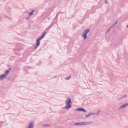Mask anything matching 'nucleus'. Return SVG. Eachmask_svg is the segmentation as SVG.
<instances>
[{
    "label": "nucleus",
    "mask_w": 128,
    "mask_h": 128,
    "mask_svg": "<svg viewBox=\"0 0 128 128\" xmlns=\"http://www.w3.org/2000/svg\"><path fill=\"white\" fill-rule=\"evenodd\" d=\"M90 30L87 29L84 30L83 32L82 36L84 40H86L87 38V34L90 32Z\"/></svg>",
    "instance_id": "nucleus-1"
},
{
    "label": "nucleus",
    "mask_w": 128,
    "mask_h": 128,
    "mask_svg": "<svg viewBox=\"0 0 128 128\" xmlns=\"http://www.w3.org/2000/svg\"><path fill=\"white\" fill-rule=\"evenodd\" d=\"M66 105L65 107V109H68L71 107V99L69 98H68L66 101Z\"/></svg>",
    "instance_id": "nucleus-2"
},
{
    "label": "nucleus",
    "mask_w": 128,
    "mask_h": 128,
    "mask_svg": "<svg viewBox=\"0 0 128 128\" xmlns=\"http://www.w3.org/2000/svg\"><path fill=\"white\" fill-rule=\"evenodd\" d=\"M75 110L76 111H82L84 112H86V110H85L84 109V108H76V109Z\"/></svg>",
    "instance_id": "nucleus-3"
},
{
    "label": "nucleus",
    "mask_w": 128,
    "mask_h": 128,
    "mask_svg": "<svg viewBox=\"0 0 128 128\" xmlns=\"http://www.w3.org/2000/svg\"><path fill=\"white\" fill-rule=\"evenodd\" d=\"M128 106V103H127L121 105L119 108V109H122L123 108L126 107Z\"/></svg>",
    "instance_id": "nucleus-4"
},
{
    "label": "nucleus",
    "mask_w": 128,
    "mask_h": 128,
    "mask_svg": "<svg viewBox=\"0 0 128 128\" xmlns=\"http://www.w3.org/2000/svg\"><path fill=\"white\" fill-rule=\"evenodd\" d=\"M40 40L38 39L36 41V44L34 46V48H37L40 45Z\"/></svg>",
    "instance_id": "nucleus-5"
},
{
    "label": "nucleus",
    "mask_w": 128,
    "mask_h": 128,
    "mask_svg": "<svg viewBox=\"0 0 128 128\" xmlns=\"http://www.w3.org/2000/svg\"><path fill=\"white\" fill-rule=\"evenodd\" d=\"M90 122H80V125H86L89 124Z\"/></svg>",
    "instance_id": "nucleus-6"
},
{
    "label": "nucleus",
    "mask_w": 128,
    "mask_h": 128,
    "mask_svg": "<svg viewBox=\"0 0 128 128\" xmlns=\"http://www.w3.org/2000/svg\"><path fill=\"white\" fill-rule=\"evenodd\" d=\"M6 75L4 74H2L0 76V80H2L6 77Z\"/></svg>",
    "instance_id": "nucleus-7"
},
{
    "label": "nucleus",
    "mask_w": 128,
    "mask_h": 128,
    "mask_svg": "<svg viewBox=\"0 0 128 128\" xmlns=\"http://www.w3.org/2000/svg\"><path fill=\"white\" fill-rule=\"evenodd\" d=\"M33 123L32 122H30L28 124L27 128H33Z\"/></svg>",
    "instance_id": "nucleus-8"
},
{
    "label": "nucleus",
    "mask_w": 128,
    "mask_h": 128,
    "mask_svg": "<svg viewBox=\"0 0 128 128\" xmlns=\"http://www.w3.org/2000/svg\"><path fill=\"white\" fill-rule=\"evenodd\" d=\"M11 70V69L10 68H8V69L5 72L4 74L6 75V76L8 75V74H9V72Z\"/></svg>",
    "instance_id": "nucleus-9"
},
{
    "label": "nucleus",
    "mask_w": 128,
    "mask_h": 128,
    "mask_svg": "<svg viewBox=\"0 0 128 128\" xmlns=\"http://www.w3.org/2000/svg\"><path fill=\"white\" fill-rule=\"evenodd\" d=\"M101 112V110L100 109L96 111V112L95 113L94 112V115H97L98 114Z\"/></svg>",
    "instance_id": "nucleus-10"
},
{
    "label": "nucleus",
    "mask_w": 128,
    "mask_h": 128,
    "mask_svg": "<svg viewBox=\"0 0 128 128\" xmlns=\"http://www.w3.org/2000/svg\"><path fill=\"white\" fill-rule=\"evenodd\" d=\"M94 112L90 113L88 114H86V117H88L91 115H94Z\"/></svg>",
    "instance_id": "nucleus-11"
},
{
    "label": "nucleus",
    "mask_w": 128,
    "mask_h": 128,
    "mask_svg": "<svg viewBox=\"0 0 128 128\" xmlns=\"http://www.w3.org/2000/svg\"><path fill=\"white\" fill-rule=\"evenodd\" d=\"M50 125L49 124H45L42 125V126L44 127H48L50 126Z\"/></svg>",
    "instance_id": "nucleus-12"
},
{
    "label": "nucleus",
    "mask_w": 128,
    "mask_h": 128,
    "mask_svg": "<svg viewBox=\"0 0 128 128\" xmlns=\"http://www.w3.org/2000/svg\"><path fill=\"white\" fill-rule=\"evenodd\" d=\"M46 34V33H44L40 37H39L38 39L40 40L41 39H42Z\"/></svg>",
    "instance_id": "nucleus-13"
},
{
    "label": "nucleus",
    "mask_w": 128,
    "mask_h": 128,
    "mask_svg": "<svg viewBox=\"0 0 128 128\" xmlns=\"http://www.w3.org/2000/svg\"><path fill=\"white\" fill-rule=\"evenodd\" d=\"M34 12V10H32L31 12L29 13V14L30 16L32 15L33 14Z\"/></svg>",
    "instance_id": "nucleus-14"
},
{
    "label": "nucleus",
    "mask_w": 128,
    "mask_h": 128,
    "mask_svg": "<svg viewBox=\"0 0 128 128\" xmlns=\"http://www.w3.org/2000/svg\"><path fill=\"white\" fill-rule=\"evenodd\" d=\"M74 124L75 125H80V122L76 123Z\"/></svg>",
    "instance_id": "nucleus-15"
},
{
    "label": "nucleus",
    "mask_w": 128,
    "mask_h": 128,
    "mask_svg": "<svg viewBox=\"0 0 128 128\" xmlns=\"http://www.w3.org/2000/svg\"><path fill=\"white\" fill-rule=\"evenodd\" d=\"M70 78V77H68V78H66V79L68 80V79H69Z\"/></svg>",
    "instance_id": "nucleus-16"
},
{
    "label": "nucleus",
    "mask_w": 128,
    "mask_h": 128,
    "mask_svg": "<svg viewBox=\"0 0 128 128\" xmlns=\"http://www.w3.org/2000/svg\"><path fill=\"white\" fill-rule=\"evenodd\" d=\"M118 21H116L114 23V24H116L118 23Z\"/></svg>",
    "instance_id": "nucleus-17"
},
{
    "label": "nucleus",
    "mask_w": 128,
    "mask_h": 128,
    "mask_svg": "<svg viewBox=\"0 0 128 128\" xmlns=\"http://www.w3.org/2000/svg\"><path fill=\"white\" fill-rule=\"evenodd\" d=\"M106 3H107V2L106 1Z\"/></svg>",
    "instance_id": "nucleus-18"
}]
</instances>
